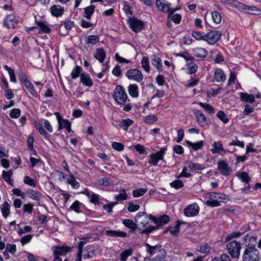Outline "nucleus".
I'll return each instance as SVG.
<instances>
[{
    "mask_svg": "<svg viewBox=\"0 0 261 261\" xmlns=\"http://www.w3.org/2000/svg\"><path fill=\"white\" fill-rule=\"evenodd\" d=\"M203 201L207 206L217 207L220 205L221 202L225 203L228 201V197L224 194L210 192L203 195Z\"/></svg>",
    "mask_w": 261,
    "mask_h": 261,
    "instance_id": "f257e3e1",
    "label": "nucleus"
},
{
    "mask_svg": "<svg viewBox=\"0 0 261 261\" xmlns=\"http://www.w3.org/2000/svg\"><path fill=\"white\" fill-rule=\"evenodd\" d=\"M153 217L151 215H148L146 213L141 212H139L136 216L135 221L136 223L137 226L142 225L145 228L141 231L142 233H148L156 229L155 226H152L147 225L150 220L153 221Z\"/></svg>",
    "mask_w": 261,
    "mask_h": 261,
    "instance_id": "f03ea898",
    "label": "nucleus"
},
{
    "mask_svg": "<svg viewBox=\"0 0 261 261\" xmlns=\"http://www.w3.org/2000/svg\"><path fill=\"white\" fill-rule=\"evenodd\" d=\"M113 97L115 101L119 105H123L127 101H129L124 88L120 85H117L115 87Z\"/></svg>",
    "mask_w": 261,
    "mask_h": 261,
    "instance_id": "7ed1b4c3",
    "label": "nucleus"
},
{
    "mask_svg": "<svg viewBox=\"0 0 261 261\" xmlns=\"http://www.w3.org/2000/svg\"><path fill=\"white\" fill-rule=\"evenodd\" d=\"M243 261H259L260 254L258 250L254 247H247L243 255Z\"/></svg>",
    "mask_w": 261,
    "mask_h": 261,
    "instance_id": "20e7f679",
    "label": "nucleus"
},
{
    "mask_svg": "<svg viewBox=\"0 0 261 261\" xmlns=\"http://www.w3.org/2000/svg\"><path fill=\"white\" fill-rule=\"evenodd\" d=\"M167 150V147H164L161 148L158 152L150 154L148 156V163L154 166H158L160 161H163Z\"/></svg>",
    "mask_w": 261,
    "mask_h": 261,
    "instance_id": "39448f33",
    "label": "nucleus"
},
{
    "mask_svg": "<svg viewBox=\"0 0 261 261\" xmlns=\"http://www.w3.org/2000/svg\"><path fill=\"white\" fill-rule=\"evenodd\" d=\"M227 249L230 256L233 258H238L240 253L241 245L236 241H230L227 243Z\"/></svg>",
    "mask_w": 261,
    "mask_h": 261,
    "instance_id": "423d86ee",
    "label": "nucleus"
},
{
    "mask_svg": "<svg viewBox=\"0 0 261 261\" xmlns=\"http://www.w3.org/2000/svg\"><path fill=\"white\" fill-rule=\"evenodd\" d=\"M126 77L129 80L140 83L143 79V75L141 71L138 69H130L127 71Z\"/></svg>",
    "mask_w": 261,
    "mask_h": 261,
    "instance_id": "0eeeda50",
    "label": "nucleus"
},
{
    "mask_svg": "<svg viewBox=\"0 0 261 261\" xmlns=\"http://www.w3.org/2000/svg\"><path fill=\"white\" fill-rule=\"evenodd\" d=\"M200 211L198 204L194 202L187 205L184 209V214L187 217H193L198 215Z\"/></svg>",
    "mask_w": 261,
    "mask_h": 261,
    "instance_id": "6e6552de",
    "label": "nucleus"
},
{
    "mask_svg": "<svg viewBox=\"0 0 261 261\" xmlns=\"http://www.w3.org/2000/svg\"><path fill=\"white\" fill-rule=\"evenodd\" d=\"M222 33L217 30H212L205 34V41L209 44H214L221 38Z\"/></svg>",
    "mask_w": 261,
    "mask_h": 261,
    "instance_id": "1a4fd4ad",
    "label": "nucleus"
},
{
    "mask_svg": "<svg viewBox=\"0 0 261 261\" xmlns=\"http://www.w3.org/2000/svg\"><path fill=\"white\" fill-rule=\"evenodd\" d=\"M55 115L59 124L58 129L60 130L65 128L66 129L68 133H69L71 130V123L70 121L67 119H63L58 112H55Z\"/></svg>",
    "mask_w": 261,
    "mask_h": 261,
    "instance_id": "9d476101",
    "label": "nucleus"
},
{
    "mask_svg": "<svg viewBox=\"0 0 261 261\" xmlns=\"http://www.w3.org/2000/svg\"><path fill=\"white\" fill-rule=\"evenodd\" d=\"M129 27L135 32L141 31L143 28V22L142 20H139L135 17H130L128 19Z\"/></svg>",
    "mask_w": 261,
    "mask_h": 261,
    "instance_id": "9b49d317",
    "label": "nucleus"
},
{
    "mask_svg": "<svg viewBox=\"0 0 261 261\" xmlns=\"http://www.w3.org/2000/svg\"><path fill=\"white\" fill-rule=\"evenodd\" d=\"M194 114L199 126L202 127H204L207 126L208 119L206 116L201 111L198 110H194Z\"/></svg>",
    "mask_w": 261,
    "mask_h": 261,
    "instance_id": "f8f14e48",
    "label": "nucleus"
},
{
    "mask_svg": "<svg viewBox=\"0 0 261 261\" xmlns=\"http://www.w3.org/2000/svg\"><path fill=\"white\" fill-rule=\"evenodd\" d=\"M4 23L8 29H13L18 25V20L14 14H10L5 17Z\"/></svg>",
    "mask_w": 261,
    "mask_h": 261,
    "instance_id": "ddd939ff",
    "label": "nucleus"
},
{
    "mask_svg": "<svg viewBox=\"0 0 261 261\" xmlns=\"http://www.w3.org/2000/svg\"><path fill=\"white\" fill-rule=\"evenodd\" d=\"M217 168L222 175L225 176H228L231 173V169L229 167L228 164L224 161L218 162Z\"/></svg>",
    "mask_w": 261,
    "mask_h": 261,
    "instance_id": "4468645a",
    "label": "nucleus"
},
{
    "mask_svg": "<svg viewBox=\"0 0 261 261\" xmlns=\"http://www.w3.org/2000/svg\"><path fill=\"white\" fill-rule=\"evenodd\" d=\"M171 4L165 0H156V6L158 10L162 12L168 13Z\"/></svg>",
    "mask_w": 261,
    "mask_h": 261,
    "instance_id": "2eb2a0df",
    "label": "nucleus"
},
{
    "mask_svg": "<svg viewBox=\"0 0 261 261\" xmlns=\"http://www.w3.org/2000/svg\"><path fill=\"white\" fill-rule=\"evenodd\" d=\"M214 78L215 81L217 83H223L226 79V76L221 68H216L215 69Z\"/></svg>",
    "mask_w": 261,
    "mask_h": 261,
    "instance_id": "dca6fc26",
    "label": "nucleus"
},
{
    "mask_svg": "<svg viewBox=\"0 0 261 261\" xmlns=\"http://www.w3.org/2000/svg\"><path fill=\"white\" fill-rule=\"evenodd\" d=\"M193 55L198 58L204 59L208 55V51L204 48L197 47L192 49Z\"/></svg>",
    "mask_w": 261,
    "mask_h": 261,
    "instance_id": "f3484780",
    "label": "nucleus"
},
{
    "mask_svg": "<svg viewBox=\"0 0 261 261\" xmlns=\"http://www.w3.org/2000/svg\"><path fill=\"white\" fill-rule=\"evenodd\" d=\"M210 150L213 154H219L221 152H225L223 148L222 143L221 141L214 142Z\"/></svg>",
    "mask_w": 261,
    "mask_h": 261,
    "instance_id": "a211bd4d",
    "label": "nucleus"
},
{
    "mask_svg": "<svg viewBox=\"0 0 261 261\" xmlns=\"http://www.w3.org/2000/svg\"><path fill=\"white\" fill-rule=\"evenodd\" d=\"M64 11L63 7L59 5H53L50 8L51 15L56 17L61 16L63 14Z\"/></svg>",
    "mask_w": 261,
    "mask_h": 261,
    "instance_id": "6ab92c4d",
    "label": "nucleus"
},
{
    "mask_svg": "<svg viewBox=\"0 0 261 261\" xmlns=\"http://www.w3.org/2000/svg\"><path fill=\"white\" fill-rule=\"evenodd\" d=\"M241 101L245 102L253 103L255 101V96L247 93L240 92L239 93Z\"/></svg>",
    "mask_w": 261,
    "mask_h": 261,
    "instance_id": "aec40b11",
    "label": "nucleus"
},
{
    "mask_svg": "<svg viewBox=\"0 0 261 261\" xmlns=\"http://www.w3.org/2000/svg\"><path fill=\"white\" fill-rule=\"evenodd\" d=\"M69 250V248L67 246H56L53 248L55 256L65 255Z\"/></svg>",
    "mask_w": 261,
    "mask_h": 261,
    "instance_id": "412c9836",
    "label": "nucleus"
},
{
    "mask_svg": "<svg viewBox=\"0 0 261 261\" xmlns=\"http://www.w3.org/2000/svg\"><path fill=\"white\" fill-rule=\"evenodd\" d=\"M80 80L82 84L87 87H91L93 85V81L89 74L87 73H82L80 75Z\"/></svg>",
    "mask_w": 261,
    "mask_h": 261,
    "instance_id": "4be33fe9",
    "label": "nucleus"
},
{
    "mask_svg": "<svg viewBox=\"0 0 261 261\" xmlns=\"http://www.w3.org/2000/svg\"><path fill=\"white\" fill-rule=\"evenodd\" d=\"M129 95L133 98H137L139 96V87L135 84H130L127 88Z\"/></svg>",
    "mask_w": 261,
    "mask_h": 261,
    "instance_id": "5701e85b",
    "label": "nucleus"
},
{
    "mask_svg": "<svg viewBox=\"0 0 261 261\" xmlns=\"http://www.w3.org/2000/svg\"><path fill=\"white\" fill-rule=\"evenodd\" d=\"M94 56L100 63H103L106 57V53L103 49L97 48L94 54Z\"/></svg>",
    "mask_w": 261,
    "mask_h": 261,
    "instance_id": "b1692460",
    "label": "nucleus"
},
{
    "mask_svg": "<svg viewBox=\"0 0 261 261\" xmlns=\"http://www.w3.org/2000/svg\"><path fill=\"white\" fill-rule=\"evenodd\" d=\"M10 204L7 202L5 201L2 205L1 211L3 216L5 218H7L10 214Z\"/></svg>",
    "mask_w": 261,
    "mask_h": 261,
    "instance_id": "393cba45",
    "label": "nucleus"
},
{
    "mask_svg": "<svg viewBox=\"0 0 261 261\" xmlns=\"http://www.w3.org/2000/svg\"><path fill=\"white\" fill-rule=\"evenodd\" d=\"M244 241L247 243V247H255L257 244V239L253 234H247L244 238Z\"/></svg>",
    "mask_w": 261,
    "mask_h": 261,
    "instance_id": "a878e982",
    "label": "nucleus"
},
{
    "mask_svg": "<svg viewBox=\"0 0 261 261\" xmlns=\"http://www.w3.org/2000/svg\"><path fill=\"white\" fill-rule=\"evenodd\" d=\"M13 172L12 170H9L8 171H3L2 173V177L4 180L6 181L8 184L13 186L14 181L12 178Z\"/></svg>",
    "mask_w": 261,
    "mask_h": 261,
    "instance_id": "bb28decb",
    "label": "nucleus"
},
{
    "mask_svg": "<svg viewBox=\"0 0 261 261\" xmlns=\"http://www.w3.org/2000/svg\"><path fill=\"white\" fill-rule=\"evenodd\" d=\"M106 233L108 236L112 237L124 238L127 236V233L125 232L114 230H106Z\"/></svg>",
    "mask_w": 261,
    "mask_h": 261,
    "instance_id": "cd10ccee",
    "label": "nucleus"
},
{
    "mask_svg": "<svg viewBox=\"0 0 261 261\" xmlns=\"http://www.w3.org/2000/svg\"><path fill=\"white\" fill-rule=\"evenodd\" d=\"M67 182L74 189H77L80 187V183L76 180L75 177L71 173L67 177Z\"/></svg>",
    "mask_w": 261,
    "mask_h": 261,
    "instance_id": "c85d7f7f",
    "label": "nucleus"
},
{
    "mask_svg": "<svg viewBox=\"0 0 261 261\" xmlns=\"http://www.w3.org/2000/svg\"><path fill=\"white\" fill-rule=\"evenodd\" d=\"M169 220V218L167 215H164L156 219L153 217V222L157 226H162L167 224Z\"/></svg>",
    "mask_w": 261,
    "mask_h": 261,
    "instance_id": "c756f323",
    "label": "nucleus"
},
{
    "mask_svg": "<svg viewBox=\"0 0 261 261\" xmlns=\"http://www.w3.org/2000/svg\"><path fill=\"white\" fill-rule=\"evenodd\" d=\"M36 23L39 28V32L45 33H49L50 32L49 25L42 21H37Z\"/></svg>",
    "mask_w": 261,
    "mask_h": 261,
    "instance_id": "7c9ffc66",
    "label": "nucleus"
},
{
    "mask_svg": "<svg viewBox=\"0 0 261 261\" xmlns=\"http://www.w3.org/2000/svg\"><path fill=\"white\" fill-rule=\"evenodd\" d=\"M185 165L188 168L193 170H202L204 167L198 163H194L191 161L185 162Z\"/></svg>",
    "mask_w": 261,
    "mask_h": 261,
    "instance_id": "2f4dec72",
    "label": "nucleus"
},
{
    "mask_svg": "<svg viewBox=\"0 0 261 261\" xmlns=\"http://www.w3.org/2000/svg\"><path fill=\"white\" fill-rule=\"evenodd\" d=\"M237 176L241 181L246 184H249L250 181V177L246 172H238Z\"/></svg>",
    "mask_w": 261,
    "mask_h": 261,
    "instance_id": "473e14b6",
    "label": "nucleus"
},
{
    "mask_svg": "<svg viewBox=\"0 0 261 261\" xmlns=\"http://www.w3.org/2000/svg\"><path fill=\"white\" fill-rule=\"evenodd\" d=\"M95 6L94 5H90L84 8V17L87 19H90L92 15L94 12Z\"/></svg>",
    "mask_w": 261,
    "mask_h": 261,
    "instance_id": "72a5a7b5",
    "label": "nucleus"
},
{
    "mask_svg": "<svg viewBox=\"0 0 261 261\" xmlns=\"http://www.w3.org/2000/svg\"><path fill=\"white\" fill-rule=\"evenodd\" d=\"M27 194L30 198L34 200L39 201L41 199V193L34 190L28 191Z\"/></svg>",
    "mask_w": 261,
    "mask_h": 261,
    "instance_id": "f704fd0d",
    "label": "nucleus"
},
{
    "mask_svg": "<svg viewBox=\"0 0 261 261\" xmlns=\"http://www.w3.org/2000/svg\"><path fill=\"white\" fill-rule=\"evenodd\" d=\"M198 104L201 108H202L206 112H207L210 114H213L215 113V109L213 107H212L210 104L207 103L202 102H199L198 103Z\"/></svg>",
    "mask_w": 261,
    "mask_h": 261,
    "instance_id": "c9c22d12",
    "label": "nucleus"
},
{
    "mask_svg": "<svg viewBox=\"0 0 261 261\" xmlns=\"http://www.w3.org/2000/svg\"><path fill=\"white\" fill-rule=\"evenodd\" d=\"M186 144L192 148V149L194 150H198L201 148L203 146V141H199L196 143H192L189 140L186 141Z\"/></svg>",
    "mask_w": 261,
    "mask_h": 261,
    "instance_id": "e433bc0d",
    "label": "nucleus"
},
{
    "mask_svg": "<svg viewBox=\"0 0 261 261\" xmlns=\"http://www.w3.org/2000/svg\"><path fill=\"white\" fill-rule=\"evenodd\" d=\"M83 204L78 200H75L70 205V209L73 211L75 213L79 214L82 212L81 208L83 206Z\"/></svg>",
    "mask_w": 261,
    "mask_h": 261,
    "instance_id": "4c0bfd02",
    "label": "nucleus"
},
{
    "mask_svg": "<svg viewBox=\"0 0 261 261\" xmlns=\"http://www.w3.org/2000/svg\"><path fill=\"white\" fill-rule=\"evenodd\" d=\"M83 252V256L85 259L91 258L94 254L93 248L89 246L85 248Z\"/></svg>",
    "mask_w": 261,
    "mask_h": 261,
    "instance_id": "58836bf2",
    "label": "nucleus"
},
{
    "mask_svg": "<svg viewBox=\"0 0 261 261\" xmlns=\"http://www.w3.org/2000/svg\"><path fill=\"white\" fill-rule=\"evenodd\" d=\"M186 66L190 74L194 73L197 71L198 66L193 61L187 63Z\"/></svg>",
    "mask_w": 261,
    "mask_h": 261,
    "instance_id": "ea45409f",
    "label": "nucleus"
},
{
    "mask_svg": "<svg viewBox=\"0 0 261 261\" xmlns=\"http://www.w3.org/2000/svg\"><path fill=\"white\" fill-rule=\"evenodd\" d=\"M122 223L124 226L129 228L132 231H134L136 229L137 227L136 223L133 222L132 220L126 219L123 220Z\"/></svg>",
    "mask_w": 261,
    "mask_h": 261,
    "instance_id": "a19ab883",
    "label": "nucleus"
},
{
    "mask_svg": "<svg viewBox=\"0 0 261 261\" xmlns=\"http://www.w3.org/2000/svg\"><path fill=\"white\" fill-rule=\"evenodd\" d=\"M134 121L130 119H123L119 125L120 127H122L124 130H127L128 127L132 125Z\"/></svg>",
    "mask_w": 261,
    "mask_h": 261,
    "instance_id": "79ce46f5",
    "label": "nucleus"
},
{
    "mask_svg": "<svg viewBox=\"0 0 261 261\" xmlns=\"http://www.w3.org/2000/svg\"><path fill=\"white\" fill-rule=\"evenodd\" d=\"M141 66L146 72H149L150 71V67L148 57H143L141 60Z\"/></svg>",
    "mask_w": 261,
    "mask_h": 261,
    "instance_id": "37998d69",
    "label": "nucleus"
},
{
    "mask_svg": "<svg viewBox=\"0 0 261 261\" xmlns=\"http://www.w3.org/2000/svg\"><path fill=\"white\" fill-rule=\"evenodd\" d=\"M4 68L8 71L10 76V81L14 83H16L17 81L14 70L7 65H4Z\"/></svg>",
    "mask_w": 261,
    "mask_h": 261,
    "instance_id": "c03bdc74",
    "label": "nucleus"
},
{
    "mask_svg": "<svg viewBox=\"0 0 261 261\" xmlns=\"http://www.w3.org/2000/svg\"><path fill=\"white\" fill-rule=\"evenodd\" d=\"M222 90L223 89L221 87H218L216 89L211 88L206 92L207 96L209 98L214 97L220 93Z\"/></svg>",
    "mask_w": 261,
    "mask_h": 261,
    "instance_id": "a18cd8bd",
    "label": "nucleus"
},
{
    "mask_svg": "<svg viewBox=\"0 0 261 261\" xmlns=\"http://www.w3.org/2000/svg\"><path fill=\"white\" fill-rule=\"evenodd\" d=\"M217 117L224 123H228L229 119L226 114L223 111H219L217 113Z\"/></svg>",
    "mask_w": 261,
    "mask_h": 261,
    "instance_id": "49530a36",
    "label": "nucleus"
},
{
    "mask_svg": "<svg viewBox=\"0 0 261 261\" xmlns=\"http://www.w3.org/2000/svg\"><path fill=\"white\" fill-rule=\"evenodd\" d=\"M23 85L33 96L37 97V93L30 81H28L27 82H25V83Z\"/></svg>",
    "mask_w": 261,
    "mask_h": 261,
    "instance_id": "de8ad7c7",
    "label": "nucleus"
},
{
    "mask_svg": "<svg viewBox=\"0 0 261 261\" xmlns=\"http://www.w3.org/2000/svg\"><path fill=\"white\" fill-rule=\"evenodd\" d=\"M152 64L156 67L158 71H161L162 68L161 60L158 57H154L151 61Z\"/></svg>",
    "mask_w": 261,
    "mask_h": 261,
    "instance_id": "09e8293b",
    "label": "nucleus"
},
{
    "mask_svg": "<svg viewBox=\"0 0 261 261\" xmlns=\"http://www.w3.org/2000/svg\"><path fill=\"white\" fill-rule=\"evenodd\" d=\"M158 117L154 115L144 117L143 121L146 124H152L158 121Z\"/></svg>",
    "mask_w": 261,
    "mask_h": 261,
    "instance_id": "8fccbe9b",
    "label": "nucleus"
},
{
    "mask_svg": "<svg viewBox=\"0 0 261 261\" xmlns=\"http://www.w3.org/2000/svg\"><path fill=\"white\" fill-rule=\"evenodd\" d=\"M212 17L214 22L216 23H219L221 21V15L219 12L217 11H213L212 12Z\"/></svg>",
    "mask_w": 261,
    "mask_h": 261,
    "instance_id": "3c124183",
    "label": "nucleus"
},
{
    "mask_svg": "<svg viewBox=\"0 0 261 261\" xmlns=\"http://www.w3.org/2000/svg\"><path fill=\"white\" fill-rule=\"evenodd\" d=\"M133 250L132 249H128L122 251L120 254L121 261H126L127 258L133 254Z\"/></svg>",
    "mask_w": 261,
    "mask_h": 261,
    "instance_id": "603ef678",
    "label": "nucleus"
},
{
    "mask_svg": "<svg viewBox=\"0 0 261 261\" xmlns=\"http://www.w3.org/2000/svg\"><path fill=\"white\" fill-rule=\"evenodd\" d=\"M168 18L169 19L171 20L173 22L176 24H178L180 22L181 19V16L178 14H168Z\"/></svg>",
    "mask_w": 261,
    "mask_h": 261,
    "instance_id": "864d4df0",
    "label": "nucleus"
},
{
    "mask_svg": "<svg viewBox=\"0 0 261 261\" xmlns=\"http://www.w3.org/2000/svg\"><path fill=\"white\" fill-rule=\"evenodd\" d=\"M81 71H82V68L80 66H75L71 71V77L73 79H77L79 76Z\"/></svg>",
    "mask_w": 261,
    "mask_h": 261,
    "instance_id": "5fc2aeb1",
    "label": "nucleus"
},
{
    "mask_svg": "<svg viewBox=\"0 0 261 261\" xmlns=\"http://www.w3.org/2000/svg\"><path fill=\"white\" fill-rule=\"evenodd\" d=\"M147 191L145 188H139L133 191V196L135 198L139 197L143 195Z\"/></svg>",
    "mask_w": 261,
    "mask_h": 261,
    "instance_id": "6e6d98bb",
    "label": "nucleus"
},
{
    "mask_svg": "<svg viewBox=\"0 0 261 261\" xmlns=\"http://www.w3.org/2000/svg\"><path fill=\"white\" fill-rule=\"evenodd\" d=\"M127 195L124 189H121L119 193L115 197L116 200L118 201L124 200L127 199Z\"/></svg>",
    "mask_w": 261,
    "mask_h": 261,
    "instance_id": "4d7b16f0",
    "label": "nucleus"
},
{
    "mask_svg": "<svg viewBox=\"0 0 261 261\" xmlns=\"http://www.w3.org/2000/svg\"><path fill=\"white\" fill-rule=\"evenodd\" d=\"M170 186L175 189H178L182 188L184 186L182 181L179 179H176L170 184Z\"/></svg>",
    "mask_w": 261,
    "mask_h": 261,
    "instance_id": "13d9d810",
    "label": "nucleus"
},
{
    "mask_svg": "<svg viewBox=\"0 0 261 261\" xmlns=\"http://www.w3.org/2000/svg\"><path fill=\"white\" fill-rule=\"evenodd\" d=\"M23 182L25 184L33 187H35L36 186V182L35 180L28 176L24 177Z\"/></svg>",
    "mask_w": 261,
    "mask_h": 261,
    "instance_id": "bf43d9fd",
    "label": "nucleus"
},
{
    "mask_svg": "<svg viewBox=\"0 0 261 261\" xmlns=\"http://www.w3.org/2000/svg\"><path fill=\"white\" fill-rule=\"evenodd\" d=\"M192 36L197 40L205 41V34L203 35L199 31H192Z\"/></svg>",
    "mask_w": 261,
    "mask_h": 261,
    "instance_id": "052dcab7",
    "label": "nucleus"
},
{
    "mask_svg": "<svg viewBox=\"0 0 261 261\" xmlns=\"http://www.w3.org/2000/svg\"><path fill=\"white\" fill-rule=\"evenodd\" d=\"M21 111L19 109L14 108L11 110L9 116L11 118L16 119L20 116Z\"/></svg>",
    "mask_w": 261,
    "mask_h": 261,
    "instance_id": "680f3d73",
    "label": "nucleus"
},
{
    "mask_svg": "<svg viewBox=\"0 0 261 261\" xmlns=\"http://www.w3.org/2000/svg\"><path fill=\"white\" fill-rule=\"evenodd\" d=\"M177 56L183 58L187 62V63L191 61H193L194 59V57L187 52L178 54Z\"/></svg>",
    "mask_w": 261,
    "mask_h": 261,
    "instance_id": "e2e57ef3",
    "label": "nucleus"
},
{
    "mask_svg": "<svg viewBox=\"0 0 261 261\" xmlns=\"http://www.w3.org/2000/svg\"><path fill=\"white\" fill-rule=\"evenodd\" d=\"M88 198L90 201L94 204H97L99 202V195L94 193H91Z\"/></svg>",
    "mask_w": 261,
    "mask_h": 261,
    "instance_id": "0e129e2a",
    "label": "nucleus"
},
{
    "mask_svg": "<svg viewBox=\"0 0 261 261\" xmlns=\"http://www.w3.org/2000/svg\"><path fill=\"white\" fill-rule=\"evenodd\" d=\"M33 237V234H29L24 236L23 237H22L20 241L22 245H24L25 244L29 243L31 241Z\"/></svg>",
    "mask_w": 261,
    "mask_h": 261,
    "instance_id": "69168bd1",
    "label": "nucleus"
},
{
    "mask_svg": "<svg viewBox=\"0 0 261 261\" xmlns=\"http://www.w3.org/2000/svg\"><path fill=\"white\" fill-rule=\"evenodd\" d=\"M115 60L119 62V63L121 64H129L131 63V61L127 60L126 59H125L122 57H121L118 53H116L115 55Z\"/></svg>",
    "mask_w": 261,
    "mask_h": 261,
    "instance_id": "338daca9",
    "label": "nucleus"
},
{
    "mask_svg": "<svg viewBox=\"0 0 261 261\" xmlns=\"http://www.w3.org/2000/svg\"><path fill=\"white\" fill-rule=\"evenodd\" d=\"M34 205L31 203H28L23 204V210L24 213L31 214L32 213L33 210Z\"/></svg>",
    "mask_w": 261,
    "mask_h": 261,
    "instance_id": "774afa93",
    "label": "nucleus"
}]
</instances>
